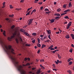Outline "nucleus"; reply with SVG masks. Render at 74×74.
<instances>
[{"label": "nucleus", "mask_w": 74, "mask_h": 74, "mask_svg": "<svg viewBox=\"0 0 74 74\" xmlns=\"http://www.w3.org/2000/svg\"><path fill=\"white\" fill-rule=\"evenodd\" d=\"M8 48L9 49H10L11 50V52L12 54H13V55H15V53L14 52V50L13 49H11L12 48V46H11V45H9L8 46Z\"/></svg>", "instance_id": "f257e3e1"}, {"label": "nucleus", "mask_w": 74, "mask_h": 74, "mask_svg": "<svg viewBox=\"0 0 74 74\" xmlns=\"http://www.w3.org/2000/svg\"><path fill=\"white\" fill-rule=\"evenodd\" d=\"M4 47L7 50L5 49H4V50L6 52L7 55H9V56H10V55H11L10 54V51H8V47H7V45H4Z\"/></svg>", "instance_id": "f03ea898"}, {"label": "nucleus", "mask_w": 74, "mask_h": 74, "mask_svg": "<svg viewBox=\"0 0 74 74\" xmlns=\"http://www.w3.org/2000/svg\"><path fill=\"white\" fill-rule=\"evenodd\" d=\"M9 58H11L12 59V60H14L15 64H18V62H16L15 61V59L12 58V56H11V54L9 55Z\"/></svg>", "instance_id": "7ed1b4c3"}, {"label": "nucleus", "mask_w": 74, "mask_h": 74, "mask_svg": "<svg viewBox=\"0 0 74 74\" xmlns=\"http://www.w3.org/2000/svg\"><path fill=\"white\" fill-rule=\"evenodd\" d=\"M16 33H17V31L16 30L13 34V36H12L10 37V39H12L13 38H14L15 37V36L16 35Z\"/></svg>", "instance_id": "20e7f679"}, {"label": "nucleus", "mask_w": 74, "mask_h": 74, "mask_svg": "<svg viewBox=\"0 0 74 74\" xmlns=\"http://www.w3.org/2000/svg\"><path fill=\"white\" fill-rule=\"evenodd\" d=\"M71 24H72V22L70 21L69 24L67 25V27H66V29H69L70 28V26H71Z\"/></svg>", "instance_id": "39448f33"}, {"label": "nucleus", "mask_w": 74, "mask_h": 74, "mask_svg": "<svg viewBox=\"0 0 74 74\" xmlns=\"http://www.w3.org/2000/svg\"><path fill=\"white\" fill-rule=\"evenodd\" d=\"M55 62L56 64H58L59 63H62V61H60V60H57V61H55Z\"/></svg>", "instance_id": "423d86ee"}, {"label": "nucleus", "mask_w": 74, "mask_h": 74, "mask_svg": "<svg viewBox=\"0 0 74 74\" xmlns=\"http://www.w3.org/2000/svg\"><path fill=\"white\" fill-rule=\"evenodd\" d=\"M33 21V19H31L29 20V23H28V25H30L32 23V21Z\"/></svg>", "instance_id": "0eeeda50"}, {"label": "nucleus", "mask_w": 74, "mask_h": 74, "mask_svg": "<svg viewBox=\"0 0 74 74\" xmlns=\"http://www.w3.org/2000/svg\"><path fill=\"white\" fill-rule=\"evenodd\" d=\"M62 16H60V17L59 16H57L56 17H55V19H56V20H59L60 18V17H61Z\"/></svg>", "instance_id": "6e6552de"}, {"label": "nucleus", "mask_w": 74, "mask_h": 74, "mask_svg": "<svg viewBox=\"0 0 74 74\" xmlns=\"http://www.w3.org/2000/svg\"><path fill=\"white\" fill-rule=\"evenodd\" d=\"M41 69H39L38 70V71H37L36 72V74H40V73H41Z\"/></svg>", "instance_id": "1a4fd4ad"}, {"label": "nucleus", "mask_w": 74, "mask_h": 74, "mask_svg": "<svg viewBox=\"0 0 74 74\" xmlns=\"http://www.w3.org/2000/svg\"><path fill=\"white\" fill-rule=\"evenodd\" d=\"M24 34H25V35H26L27 36H29V37H30V36H29V34H28V33H27V32H24Z\"/></svg>", "instance_id": "9d476101"}, {"label": "nucleus", "mask_w": 74, "mask_h": 74, "mask_svg": "<svg viewBox=\"0 0 74 74\" xmlns=\"http://www.w3.org/2000/svg\"><path fill=\"white\" fill-rule=\"evenodd\" d=\"M49 21H51L50 23H52L54 22V21H55V19H52L51 20L49 19Z\"/></svg>", "instance_id": "9b49d317"}, {"label": "nucleus", "mask_w": 74, "mask_h": 74, "mask_svg": "<svg viewBox=\"0 0 74 74\" xmlns=\"http://www.w3.org/2000/svg\"><path fill=\"white\" fill-rule=\"evenodd\" d=\"M70 35H66V36H65V37L66 38H70V36H69Z\"/></svg>", "instance_id": "f8f14e48"}, {"label": "nucleus", "mask_w": 74, "mask_h": 74, "mask_svg": "<svg viewBox=\"0 0 74 74\" xmlns=\"http://www.w3.org/2000/svg\"><path fill=\"white\" fill-rule=\"evenodd\" d=\"M62 11V10L61 9H60V8L57 9V12H60V11Z\"/></svg>", "instance_id": "ddd939ff"}, {"label": "nucleus", "mask_w": 74, "mask_h": 74, "mask_svg": "<svg viewBox=\"0 0 74 74\" xmlns=\"http://www.w3.org/2000/svg\"><path fill=\"white\" fill-rule=\"evenodd\" d=\"M54 15H55V16H59L60 15V14L59 13H55L54 14Z\"/></svg>", "instance_id": "4468645a"}, {"label": "nucleus", "mask_w": 74, "mask_h": 74, "mask_svg": "<svg viewBox=\"0 0 74 74\" xmlns=\"http://www.w3.org/2000/svg\"><path fill=\"white\" fill-rule=\"evenodd\" d=\"M4 36L5 37L6 36V35H5V31L4 30L3 32V33Z\"/></svg>", "instance_id": "2eb2a0df"}, {"label": "nucleus", "mask_w": 74, "mask_h": 74, "mask_svg": "<svg viewBox=\"0 0 74 74\" xmlns=\"http://www.w3.org/2000/svg\"><path fill=\"white\" fill-rule=\"evenodd\" d=\"M15 41L17 44H18V43H19V40H18V39L17 38H16Z\"/></svg>", "instance_id": "dca6fc26"}, {"label": "nucleus", "mask_w": 74, "mask_h": 74, "mask_svg": "<svg viewBox=\"0 0 74 74\" xmlns=\"http://www.w3.org/2000/svg\"><path fill=\"white\" fill-rule=\"evenodd\" d=\"M71 37L72 38L73 40H74V35L73 34H71Z\"/></svg>", "instance_id": "f3484780"}, {"label": "nucleus", "mask_w": 74, "mask_h": 74, "mask_svg": "<svg viewBox=\"0 0 74 74\" xmlns=\"http://www.w3.org/2000/svg\"><path fill=\"white\" fill-rule=\"evenodd\" d=\"M46 47V45L44 44H43L42 45L41 48H44V47Z\"/></svg>", "instance_id": "a211bd4d"}, {"label": "nucleus", "mask_w": 74, "mask_h": 74, "mask_svg": "<svg viewBox=\"0 0 74 74\" xmlns=\"http://www.w3.org/2000/svg\"><path fill=\"white\" fill-rule=\"evenodd\" d=\"M72 6V5L71 4V2H70L69 3V7H71Z\"/></svg>", "instance_id": "6ab92c4d"}, {"label": "nucleus", "mask_w": 74, "mask_h": 74, "mask_svg": "<svg viewBox=\"0 0 74 74\" xmlns=\"http://www.w3.org/2000/svg\"><path fill=\"white\" fill-rule=\"evenodd\" d=\"M50 32H51V30H47V33L48 34H50Z\"/></svg>", "instance_id": "aec40b11"}, {"label": "nucleus", "mask_w": 74, "mask_h": 74, "mask_svg": "<svg viewBox=\"0 0 74 74\" xmlns=\"http://www.w3.org/2000/svg\"><path fill=\"white\" fill-rule=\"evenodd\" d=\"M19 40L20 41H21V42H23V40H22V38H21V37H19Z\"/></svg>", "instance_id": "412c9836"}, {"label": "nucleus", "mask_w": 74, "mask_h": 74, "mask_svg": "<svg viewBox=\"0 0 74 74\" xmlns=\"http://www.w3.org/2000/svg\"><path fill=\"white\" fill-rule=\"evenodd\" d=\"M44 11L45 12H46L47 11H49V10L48 9H47V8H45V10Z\"/></svg>", "instance_id": "4be33fe9"}, {"label": "nucleus", "mask_w": 74, "mask_h": 74, "mask_svg": "<svg viewBox=\"0 0 74 74\" xmlns=\"http://www.w3.org/2000/svg\"><path fill=\"white\" fill-rule=\"evenodd\" d=\"M14 16V15L13 14H12V15H9V17H11L12 18H13Z\"/></svg>", "instance_id": "5701e85b"}, {"label": "nucleus", "mask_w": 74, "mask_h": 74, "mask_svg": "<svg viewBox=\"0 0 74 74\" xmlns=\"http://www.w3.org/2000/svg\"><path fill=\"white\" fill-rule=\"evenodd\" d=\"M31 12V11H29V12H28V13H27V14H26V16H27V15H30V12Z\"/></svg>", "instance_id": "b1692460"}, {"label": "nucleus", "mask_w": 74, "mask_h": 74, "mask_svg": "<svg viewBox=\"0 0 74 74\" xmlns=\"http://www.w3.org/2000/svg\"><path fill=\"white\" fill-rule=\"evenodd\" d=\"M20 32H23V33H24V32H25V30L23 29H21Z\"/></svg>", "instance_id": "393cba45"}, {"label": "nucleus", "mask_w": 74, "mask_h": 74, "mask_svg": "<svg viewBox=\"0 0 74 74\" xmlns=\"http://www.w3.org/2000/svg\"><path fill=\"white\" fill-rule=\"evenodd\" d=\"M69 65H71L72 64H73V62L72 61H71L69 62Z\"/></svg>", "instance_id": "a878e982"}, {"label": "nucleus", "mask_w": 74, "mask_h": 74, "mask_svg": "<svg viewBox=\"0 0 74 74\" xmlns=\"http://www.w3.org/2000/svg\"><path fill=\"white\" fill-rule=\"evenodd\" d=\"M37 46L39 48H40L41 47V45L39 43H38L37 44Z\"/></svg>", "instance_id": "bb28decb"}, {"label": "nucleus", "mask_w": 74, "mask_h": 74, "mask_svg": "<svg viewBox=\"0 0 74 74\" xmlns=\"http://www.w3.org/2000/svg\"><path fill=\"white\" fill-rule=\"evenodd\" d=\"M58 58H59V59H61L62 57H61V56H60V55H59V54H58Z\"/></svg>", "instance_id": "cd10ccee"}, {"label": "nucleus", "mask_w": 74, "mask_h": 74, "mask_svg": "<svg viewBox=\"0 0 74 74\" xmlns=\"http://www.w3.org/2000/svg\"><path fill=\"white\" fill-rule=\"evenodd\" d=\"M30 66V64L29 63H27L26 64V66Z\"/></svg>", "instance_id": "c85d7f7f"}, {"label": "nucleus", "mask_w": 74, "mask_h": 74, "mask_svg": "<svg viewBox=\"0 0 74 74\" xmlns=\"http://www.w3.org/2000/svg\"><path fill=\"white\" fill-rule=\"evenodd\" d=\"M15 10H17V11H19L20 10H21V8H16L15 9Z\"/></svg>", "instance_id": "c756f323"}, {"label": "nucleus", "mask_w": 74, "mask_h": 74, "mask_svg": "<svg viewBox=\"0 0 74 74\" xmlns=\"http://www.w3.org/2000/svg\"><path fill=\"white\" fill-rule=\"evenodd\" d=\"M67 72H68V73H69V74H71L72 73L71 71H67Z\"/></svg>", "instance_id": "7c9ffc66"}, {"label": "nucleus", "mask_w": 74, "mask_h": 74, "mask_svg": "<svg viewBox=\"0 0 74 74\" xmlns=\"http://www.w3.org/2000/svg\"><path fill=\"white\" fill-rule=\"evenodd\" d=\"M37 40L38 41V43H40V38H38Z\"/></svg>", "instance_id": "2f4dec72"}, {"label": "nucleus", "mask_w": 74, "mask_h": 74, "mask_svg": "<svg viewBox=\"0 0 74 74\" xmlns=\"http://www.w3.org/2000/svg\"><path fill=\"white\" fill-rule=\"evenodd\" d=\"M73 50L72 49H71L69 50V51L70 52H71V53H72L73 52Z\"/></svg>", "instance_id": "473e14b6"}, {"label": "nucleus", "mask_w": 74, "mask_h": 74, "mask_svg": "<svg viewBox=\"0 0 74 74\" xmlns=\"http://www.w3.org/2000/svg\"><path fill=\"white\" fill-rule=\"evenodd\" d=\"M36 34H37L36 33H34L32 34V35H33V36H36Z\"/></svg>", "instance_id": "72a5a7b5"}, {"label": "nucleus", "mask_w": 74, "mask_h": 74, "mask_svg": "<svg viewBox=\"0 0 74 74\" xmlns=\"http://www.w3.org/2000/svg\"><path fill=\"white\" fill-rule=\"evenodd\" d=\"M53 47V45H51L48 48V49H50V48H52V47Z\"/></svg>", "instance_id": "f704fd0d"}, {"label": "nucleus", "mask_w": 74, "mask_h": 74, "mask_svg": "<svg viewBox=\"0 0 74 74\" xmlns=\"http://www.w3.org/2000/svg\"><path fill=\"white\" fill-rule=\"evenodd\" d=\"M64 19H69V18L68 16H67L66 17H64Z\"/></svg>", "instance_id": "c9c22d12"}, {"label": "nucleus", "mask_w": 74, "mask_h": 74, "mask_svg": "<svg viewBox=\"0 0 74 74\" xmlns=\"http://www.w3.org/2000/svg\"><path fill=\"white\" fill-rule=\"evenodd\" d=\"M15 27V25H13L11 27V28L12 29H14Z\"/></svg>", "instance_id": "e433bc0d"}, {"label": "nucleus", "mask_w": 74, "mask_h": 74, "mask_svg": "<svg viewBox=\"0 0 74 74\" xmlns=\"http://www.w3.org/2000/svg\"><path fill=\"white\" fill-rule=\"evenodd\" d=\"M35 41H36V40L35 39H34V40L32 41V43H33L34 44L35 43Z\"/></svg>", "instance_id": "4c0bfd02"}, {"label": "nucleus", "mask_w": 74, "mask_h": 74, "mask_svg": "<svg viewBox=\"0 0 74 74\" xmlns=\"http://www.w3.org/2000/svg\"><path fill=\"white\" fill-rule=\"evenodd\" d=\"M25 45V46H26L27 47H30V45H28L27 44H26Z\"/></svg>", "instance_id": "58836bf2"}, {"label": "nucleus", "mask_w": 74, "mask_h": 74, "mask_svg": "<svg viewBox=\"0 0 74 74\" xmlns=\"http://www.w3.org/2000/svg\"><path fill=\"white\" fill-rule=\"evenodd\" d=\"M52 66L54 69H55V68H56V66H55V64H53Z\"/></svg>", "instance_id": "ea45409f"}, {"label": "nucleus", "mask_w": 74, "mask_h": 74, "mask_svg": "<svg viewBox=\"0 0 74 74\" xmlns=\"http://www.w3.org/2000/svg\"><path fill=\"white\" fill-rule=\"evenodd\" d=\"M45 14H48V15H49V13H51L50 12H45Z\"/></svg>", "instance_id": "a19ab883"}, {"label": "nucleus", "mask_w": 74, "mask_h": 74, "mask_svg": "<svg viewBox=\"0 0 74 74\" xmlns=\"http://www.w3.org/2000/svg\"><path fill=\"white\" fill-rule=\"evenodd\" d=\"M10 9H12V8H14V7H12V5H10Z\"/></svg>", "instance_id": "79ce46f5"}, {"label": "nucleus", "mask_w": 74, "mask_h": 74, "mask_svg": "<svg viewBox=\"0 0 74 74\" xmlns=\"http://www.w3.org/2000/svg\"><path fill=\"white\" fill-rule=\"evenodd\" d=\"M32 11L33 12H36V9H34Z\"/></svg>", "instance_id": "37998d69"}, {"label": "nucleus", "mask_w": 74, "mask_h": 74, "mask_svg": "<svg viewBox=\"0 0 74 74\" xmlns=\"http://www.w3.org/2000/svg\"><path fill=\"white\" fill-rule=\"evenodd\" d=\"M40 62H44V59H42L40 60Z\"/></svg>", "instance_id": "c03bdc74"}, {"label": "nucleus", "mask_w": 74, "mask_h": 74, "mask_svg": "<svg viewBox=\"0 0 74 74\" xmlns=\"http://www.w3.org/2000/svg\"><path fill=\"white\" fill-rule=\"evenodd\" d=\"M50 37H51V35H49L48 36V37L49 38V39H50V40H51V38Z\"/></svg>", "instance_id": "a18cd8bd"}, {"label": "nucleus", "mask_w": 74, "mask_h": 74, "mask_svg": "<svg viewBox=\"0 0 74 74\" xmlns=\"http://www.w3.org/2000/svg\"><path fill=\"white\" fill-rule=\"evenodd\" d=\"M70 59H71V58H70L69 59H68V61H67L68 62H70V61H71V60Z\"/></svg>", "instance_id": "49530a36"}, {"label": "nucleus", "mask_w": 74, "mask_h": 74, "mask_svg": "<svg viewBox=\"0 0 74 74\" xmlns=\"http://www.w3.org/2000/svg\"><path fill=\"white\" fill-rule=\"evenodd\" d=\"M63 7L64 8H66V4L64 5H63Z\"/></svg>", "instance_id": "de8ad7c7"}, {"label": "nucleus", "mask_w": 74, "mask_h": 74, "mask_svg": "<svg viewBox=\"0 0 74 74\" xmlns=\"http://www.w3.org/2000/svg\"><path fill=\"white\" fill-rule=\"evenodd\" d=\"M40 52V49H39L37 51V53H39Z\"/></svg>", "instance_id": "09e8293b"}, {"label": "nucleus", "mask_w": 74, "mask_h": 74, "mask_svg": "<svg viewBox=\"0 0 74 74\" xmlns=\"http://www.w3.org/2000/svg\"><path fill=\"white\" fill-rule=\"evenodd\" d=\"M36 68H32V70H36Z\"/></svg>", "instance_id": "8fccbe9b"}, {"label": "nucleus", "mask_w": 74, "mask_h": 74, "mask_svg": "<svg viewBox=\"0 0 74 74\" xmlns=\"http://www.w3.org/2000/svg\"><path fill=\"white\" fill-rule=\"evenodd\" d=\"M11 38H10V37H8V40L9 41H10L11 40Z\"/></svg>", "instance_id": "3c124183"}, {"label": "nucleus", "mask_w": 74, "mask_h": 74, "mask_svg": "<svg viewBox=\"0 0 74 74\" xmlns=\"http://www.w3.org/2000/svg\"><path fill=\"white\" fill-rule=\"evenodd\" d=\"M24 1H25V0H21L20 2V3H23Z\"/></svg>", "instance_id": "603ef678"}, {"label": "nucleus", "mask_w": 74, "mask_h": 74, "mask_svg": "<svg viewBox=\"0 0 74 74\" xmlns=\"http://www.w3.org/2000/svg\"><path fill=\"white\" fill-rule=\"evenodd\" d=\"M27 58H24L25 61H27Z\"/></svg>", "instance_id": "864d4df0"}, {"label": "nucleus", "mask_w": 74, "mask_h": 74, "mask_svg": "<svg viewBox=\"0 0 74 74\" xmlns=\"http://www.w3.org/2000/svg\"><path fill=\"white\" fill-rule=\"evenodd\" d=\"M56 52V50L53 51L52 52L53 53H55Z\"/></svg>", "instance_id": "5fc2aeb1"}, {"label": "nucleus", "mask_w": 74, "mask_h": 74, "mask_svg": "<svg viewBox=\"0 0 74 74\" xmlns=\"http://www.w3.org/2000/svg\"><path fill=\"white\" fill-rule=\"evenodd\" d=\"M38 4H39V5H41V4H42V2H39Z\"/></svg>", "instance_id": "6e6d98bb"}, {"label": "nucleus", "mask_w": 74, "mask_h": 74, "mask_svg": "<svg viewBox=\"0 0 74 74\" xmlns=\"http://www.w3.org/2000/svg\"><path fill=\"white\" fill-rule=\"evenodd\" d=\"M53 71H57V69H53Z\"/></svg>", "instance_id": "4d7b16f0"}, {"label": "nucleus", "mask_w": 74, "mask_h": 74, "mask_svg": "<svg viewBox=\"0 0 74 74\" xmlns=\"http://www.w3.org/2000/svg\"><path fill=\"white\" fill-rule=\"evenodd\" d=\"M22 66H23V67H25L26 66V64L25 65L24 64H23Z\"/></svg>", "instance_id": "13d9d810"}, {"label": "nucleus", "mask_w": 74, "mask_h": 74, "mask_svg": "<svg viewBox=\"0 0 74 74\" xmlns=\"http://www.w3.org/2000/svg\"><path fill=\"white\" fill-rule=\"evenodd\" d=\"M50 50H54L55 49L54 48H51L50 49Z\"/></svg>", "instance_id": "bf43d9fd"}, {"label": "nucleus", "mask_w": 74, "mask_h": 74, "mask_svg": "<svg viewBox=\"0 0 74 74\" xmlns=\"http://www.w3.org/2000/svg\"><path fill=\"white\" fill-rule=\"evenodd\" d=\"M71 47H73L74 48V45L73 44H72L71 45Z\"/></svg>", "instance_id": "052dcab7"}, {"label": "nucleus", "mask_w": 74, "mask_h": 74, "mask_svg": "<svg viewBox=\"0 0 74 74\" xmlns=\"http://www.w3.org/2000/svg\"><path fill=\"white\" fill-rule=\"evenodd\" d=\"M5 19L6 21H8V20H9V18H5Z\"/></svg>", "instance_id": "680f3d73"}, {"label": "nucleus", "mask_w": 74, "mask_h": 74, "mask_svg": "<svg viewBox=\"0 0 74 74\" xmlns=\"http://www.w3.org/2000/svg\"><path fill=\"white\" fill-rule=\"evenodd\" d=\"M41 69H45V67H44V66H42L41 67Z\"/></svg>", "instance_id": "e2e57ef3"}, {"label": "nucleus", "mask_w": 74, "mask_h": 74, "mask_svg": "<svg viewBox=\"0 0 74 74\" xmlns=\"http://www.w3.org/2000/svg\"><path fill=\"white\" fill-rule=\"evenodd\" d=\"M43 9V6H42L40 8L41 10H42Z\"/></svg>", "instance_id": "0e129e2a"}, {"label": "nucleus", "mask_w": 74, "mask_h": 74, "mask_svg": "<svg viewBox=\"0 0 74 74\" xmlns=\"http://www.w3.org/2000/svg\"><path fill=\"white\" fill-rule=\"evenodd\" d=\"M27 60H30V58H27Z\"/></svg>", "instance_id": "69168bd1"}, {"label": "nucleus", "mask_w": 74, "mask_h": 74, "mask_svg": "<svg viewBox=\"0 0 74 74\" xmlns=\"http://www.w3.org/2000/svg\"><path fill=\"white\" fill-rule=\"evenodd\" d=\"M40 40H42V41H43V40H44V38H40Z\"/></svg>", "instance_id": "338daca9"}, {"label": "nucleus", "mask_w": 74, "mask_h": 74, "mask_svg": "<svg viewBox=\"0 0 74 74\" xmlns=\"http://www.w3.org/2000/svg\"><path fill=\"white\" fill-rule=\"evenodd\" d=\"M50 72H51V70H49L47 71V73H50Z\"/></svg>", "instance_id": "774afa93"}]
</instances>
